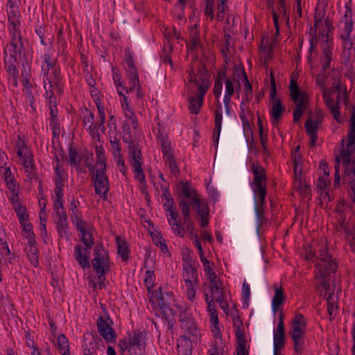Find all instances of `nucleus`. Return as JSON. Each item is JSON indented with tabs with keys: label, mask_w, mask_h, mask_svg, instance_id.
<instances>
[{
	"label": "nucleus",
	"mask_w": 355,
	"mask_h": 355,
	"mask_svg": "<svg viewBox=\"0 0 355 355\" xmlns=\"http://www.w3.org/2000/svg\"><path fill=\"white\" fill-rule=\"evenodd\" d=\"M252 171L254 177L250 186L253 191L257 230L259 232L261 227L267 223V218L265 216L266 178L264 168L255 163L252 164Z\"/></svg>",
	"instance_id": "f257e3e1"
},
{
	"label": "nucleus",
	"mask_w": 355,
	"mask_h": 355,
	"mask_svg": "<svg viewBox=\"0 0 355 355\" xmlns=\"http://www.w3.org/2000/svg\"><path fill=\"white\" fill-rule=\"evenodd\" d=\"M343 165L345 168L344 180L349 184L352 193L351 196L355 202V152L340 150V155L336 157L335 164V183L340 182V166Z\"/></svg>",
	"instance_id": "f03ea898"
},
{
	"label": "nucleus",
	"mask_w": 355,
	"mask_h": 355,
	"mask_svg": "<svg viewBox=\"0 0 355 355\" xmlns=\"http://www.w3.org/2000/svg\"><path fill=\"white\" fill-rule=\"evenodd\" d=\"M44 63L42 65V76L46 95L49 100H55L53 90L59 88L62 77L60 69L55 67V60H51L49 53L43 55Z\"/></svg>",
	"instance_id": "7ed1b4c3"
},
{
	"label": "nucleus",
	"mask_w": 355,
	"mask_h": 355,
	"mask_svg": "<svg viewBox=\"0 0 355 355\" xmlns=\"http://www.w3.org/2000/svg\"><path fill=\"white\" fill-rule=\"evenodd\" d=\"M179 187L182 196L191 200L193 209L197 212L200 218L201 227H206L209 224V211L206 201L200 198L188 182H181Z\"/></svg>",
	"instance_id": "20e7f679"
},
{
	"label": "nucleus",
	"mask_w": 355,
	"mask_h": 355,
	"mask_svg": "<svg viewBox=\"0 0 355 355\" xmlns=\"http://www.w3.org/2000/svg\"><path fill=\"white\" fill-rule=\"evenodd\" d=\"M318 251L321 263H318L317 266L316 277L321 279L322 287L327 291L329 284L327 279L331 272H334L336 270L337 263L328 253L326 245L324 248L321 247Z\"/></svg>",
	"instance_id": "39448f33"
},
{
	"label": "nucleus",
	"mask_w": 355,
	"mask_h": 355,
	"mask_svg": "<svg viewBox=\"0 0 355 355\" xmlns=\"http://www.w3.org/2000/svg\"><path fill=\"white\" fill-rule=\"evenodd\" d=\"M105 170L106 164L100 157L96 164L92 168V172L96 193L103 198H107V193L109 190V181L105 174Z\"/></svg>",
	"instance_id": "423d86ee"
},
{
	"label": "nucleus",
	"mask_w": 355,
	"mask_h": 355,
	"mask_svg": "<svg viewBox=\"0 0 355 355\" xmlns=\"http://www.w3.org/2000/svg\"><path fill=\"white\" fill-rule=\"evenodd\" d=\"M126 74L129 82L130 92H135L136 103L139 105L144 104V94L141 92V87L139 84L137 69L134 65L132 56L128 54L125 59Z\"/></svg>",
	"instance_id": "0eeeda50"
},
{
	"label": "nucleus",
	"mask_w": 355,
	"mask_h": 355,
	"mask_svg": "<svg viewBox=\"0 0 355 355\" xmlns=\"http://www.w3.org/2000/svg\"><path fill=\"white\" fill-rule=\"evenodd\" d=\"M306 320L300 313L295 315L291 322L290 334L294 342L295 352L299 354L302 350L303 337L305 334Z\"/></svg>",
	"instance_id": "6e6552de"
},
{
	"label": "nucleus",
	"mask_w": 355,
	"mask_h": 355,
	"mask_svg": "<svg viewBox=\"0 0 355 355\" xmlns=\"http://www.w3.org/2000/svg\"><path fill=\"white\" fill-rule=\"evenodd\" d=\"M128 153L130 165L135 172V178L140 183L141 189L144 190L146 187V177L142 168V157L140 149L137 145L129 142Z\"/></svg>",
	"instance_id": "1a4fd4ad"
},
{
	"label": "nucleus",
	"mask_w": 355,
	"mask_h": 355,
	"mask_svg": "<svg viewBox=\"0 0 355 355\" xmlns=\"http://www.w3.org/2000/svg\"><path fill=\"white\" fill-rule=\"evenodd\" d=\"M289 90L291 96L295 104V110L293 112V120L297 122L306 108L308 96L306 93L300 91L294 79H292L290 82Z\"/></svg>",
	"instance_id": "9d476101"
},
{
	"label": "nucleus",
	"mask_w": 355,
	"mask_h": 355,
	"mask_svg": "<svg viewBox=\"0 0 355 355\" xmlns=\"http://www.w3.org/2000/svg\"><path fill=\"white\" fill-rule=\"evenodd\" d=\"M352 30V12L350 9L347 8L345 15L341 17L338 26L340 38L345 50H351L353 48L354 43L351 37Z\"/></svg>",
	"instance_id": "9b49d317"
},
{
	"label": "nucleus",
	"mask_w": 355,
	"mask_h": 355,
	"mask_svg": "<svg viewBox=\"0 0 355 355\" xmlns=\"http://www.w3.org/2000/svg\"><path fill=\"white\" fill-rule=\"evenodd\" d=\"M182 279L185 284L187 297L192 302L196 298V290L199 286L196 266L182 268Z\"/></svg>",
	"instance_id": "f8f14e48"
},
{
	"label": "nucleus",
	"mask_w": 355,
	"mask_h": 355,
	"mask_svg": "<svg viewBox=\"0 0 355 355\" xmlns=\"http://www.w3.org/2000/svg\"><path fill=\"white\" fill-rule=\"evenodd\" d=\"M92 259V266L96 272L98 277L101 279L104 276L105 272L110 269L108 255L103 248H96Z\"/></svg>",
	"instance_id": "ddd939ff"
},
{
	"label": "nucleus",
	"mask_w": 355,
	"mask_h": 355,
	"mask_svg": "<svg viewBox=\"0 0 355 355\" xmlns=\"http://www.w3.org/2000/svg\"><path fill=\"white\" fill-rule=\"evenodd\" d=\"M75 226L76 230L80 232V241L85 246L92 248L94 245L92 225L83 219L76 218Z\"/></svg>",
	"instance_id": "4468645a"
},
{
	"label": "nucleus",
	"mask_w": 355,
	"mask_h": 355,
	"mask_svg": "<svg viewBox=\"0 0 355 355\" xmlns=\"http://www.w3.org/2000/svg\"><path fill=\"white\" fill-rule=\"evenodd\" d=\"M314 19L315 32L318 31L320 35H324L325 33H329L332 28L331 21L327 16V9L315 8Z\"/></svg>",
	"instance_id": "2eb2a0df"
},
{
	"label": "nucleus",
	"mask_w": 355,
	"mask_h": 355,
	"mask_svg": "<svg viewBox=\"0 0 355 355\" xmlns=\"http://www.w3.org/2000/svg\"><path fill=\"white\" fill-rule=\"evenodd\" d=\"M209 78L210 76L206 69V68L203 66H201L198 69L197 72L192 71V72L189 73L188 80L191 84V86H189V88L193 87L196 88L198 92H200V86L204 85V81L206 82V92L207 91L209 87Z\"/></svg>",
	"instance_id": "dca6fc26"
},
{
	"label": "nucleus",
	"mask_w": 355,
	"mask_h": 355,
	"mask_svg": "<svg viewBox=\"0 0 355 355\" xmlns=\"http://www.w3.org/2000/svg\"><path fill=\"white\" fill-rule=\"evenodd\" d=\"M322 37H325L320 44L322 50V55L320 58V62L322 65V69L324 71L330 67V63L332 60L334 42L333 39L329 37V33L321 35Z\"/></svg>",
	"instance_id": "f3484780"
},
{
	"label": "nucleus",
	"mask_w": 355,
	"mask_h": 355,
	"mask_svg": "<svg viewBox=\"0 0 355 355\" xmlns=\"http://www.w3.org/2000/svg\"><path fill=\"white\" fill-rule=\"evenodd\" d=\"M167 202H169V205H166V204H164V209L166 212H168L169 214L168 216V222L171 225L173 232L180 236H184V227H182L178 221V213L175 210V209L173 206V200L171 198H168Z\"/></svg>",
	"instance_id": "a211bd4d"
},
{
	"label": "nucleus",
	"mask_w": 355,
	"mask_h": 355,
	"mask_svg": "<svg viewBox=\"0 0 355 355\" xmlns=\"http://www.w3.org/2000/svg\"><path fill=\"white\" fill-rule=\"evenodd\" d=\"M206 86L207 83L204 81V85L202 84V85L200 87V92H198L196 96L193 94L192 88L189 89V94H190L189 97V110L192 114H196L200 112V107L203 103L204 96L206 94Z\"/></svg>",
	"instance_id": "6ab92c4d"
},
{
	"label": "nucleus",
	"mask_w": 355,
	"mask_h": 355,
	"mask_svg": "<svg viewBox=\"0 0 355 355\" xmlns=\"http://www.w3.org/2000/svg\"><path fill=\"white\" fill-rule=\"evenodd\" d=\"M146 332L135 333L129 341L130 355H144L146 350Z\"/></svg>",
	"instance_id": "aec40b11"
},
{
	"label": "nucleus",
	"mask_w": 355,
	"mask_h": 355,
	"mask_svg": "<svg viewBox=\"0 0 355 355\" xmlns=\"http://www.w3.org/2000/svg\"><path fill=\"white\" fill-rule=\"evenodd\" d=\"M110 320V318L105 319L99 317L97 320V327L99 334L107 343H113L116 340V334L109 323Z\"/></svg>",
	"instance_id": "412c9836"
},
{
	"label": "nucleus",
	"mask_w": 355,
	"mask_h": 355,
	"mask_svg": "<svg viewBox=\"0 0 355 355\" xmlns=\"http://www.w3.org/2000/svg\"><path fill=\"white\" fill-rule=\"evenodd\" d=\"M294 162V171H295V179L293 182V187L297 190L299 193L306 197L310 193V187L306 183L303 182L301 179V168L298 166V159L296 155L293 158Z\"/></svg>",
	"instance_id": "4be33fe9"
},
{
	"label": "nucleus",
	"mask_w": 355,
	"mask_h": 355,
	"mask_svg": "<svg viewBox=\"0 0 355 355\" xmlns=\"http://www.w3.org/2000/svg\"><path fill=\"white\" fill-rule=\"evenodd\" d=\"M91 249L85 246L83 248L80 244H77L74 247L73 257L83 269L90 267L89 256Z\"/></svg>",
	"instance_id": "5701e85b"
},
{
	"label": "nucleus",
	"mask_w": 355,
	"mask_h": 355,
	"mask_svg": "<svg viewBox=\"0 0 355 355\" xmlns=\"http://www.w3.org/2000/svg\"><path fill=\"white\" fill-rule=\"evenodd\" d=\"M322 97L324 101L325 105L333 114L334 118L338 123H342L343 121L340 116V105L335 103V101L331 95V89H322Z\"/></svg>",
	"instance_id": "b1692460"
},
{
	"label": "nucleus",
	"mask_w": 355,
	"mask_h": 355,
	"mask_svg": "<svg viewBox=\"0 0 355 355\" xmlns=\"http://www.w3.org/2000/svg\"><path fill=\"white\" fill-rule=\"evenodd\" d=\"M20 159L21 164L24 167L27 177L32 180L35 178L36 168L34 165L33 155L31 152L18 156Z\"/></svg>",
	"instance_id": "393cba45"
},
{
	"label": "nucleus",
	"mask_w": 355,
	"mask_h": 355,
	"mask_svg": "<svg viewBox=\"0 0 355 355\" xmlns=\"http://www.w3.org/2000/svg\"><path fill=\"white\" fill-rule=\"evenodd\" d=\"M351 129L348 132V138L346 144H343V140L342 147L340 150H345L347 152H355V107L351 114L350 118Z\"/></svg>",
	"instance_id": "a878e982"
},
{
	"label": "nucleus",
	"mask_w": 355,
	"mask_h": 355,
	"mask_svg": "<svg viewBox=\"0 0 355 355\" xmlns=\"http://www.w3.org/2000/svg\"><path fill=\"white\" fill-rule=\"evenodd\" d=\"M239 73H241V71H238L236 77L234 76L232 78H227L225 81V94L224 96V99H226V101L231 99V97L234 94V92H237L241 89Z\"/></svg>",
	"instance_id": "bb28decb"
},
{
	"label": "nucleus",
	"mask_w": 355,
	"mask_h": 355,
	"mask_svg": "<svg viewBox=\"0 0 355 355\" xmlns=\"http://www.w3.org/2000/svg\"><path fill=\"white\" fill-rule=\"evenodd\" d=\"M23 44L21 42H15L10 41V43L6 46L4 53L6 58L13 60L17 62V59L21 56Z\"/></svg>",
	"instance_id": "cd10ccee"
},
{
	"label": "nucleus",
	"mask_w": 355,
	"mask_h": 355,
	"mask_svg": "<svg viewBox=\"0 0 355 355\" xmlns=\"http://www.w3.org/2000/svg\"><path fill=\"white\" fill-rule=\"evenodd\" d=\"M56 227L60 238L69 241L71 234L68 230L67 216V214L56 216Z\"/></svg>",
	"instance_id": "c85d7f7f"
},
{
	"label": "nucleus",
	"mask_w": 355,
	"mask_h": 355,
	"mask_svg": "<svg viewBox=\"0 0 355 355\" xmlns=\"http://www.w3.org/2000/svg\"><path fill=\"white\" fill-rule=\"evenodd\" d=\"M16 0H8L7 11L9 25L20 24L19 19V12L18 6L15 5Z\"/></svg>",
	"instance_id": "c756f323"
},
{
	"label": "nucleus",
	"mask_w": 355,
	"mask_h": 355,
	"mask_svg": "<svg viewBox=\"0 0 355 355\" xmlns=\"http://www.w3.org/2000/svg\"><path fill=\"white\" fill-rule=\"evenodd\" d=\"M205 298L206 303L207 304V310L209 313L210 315V320L212 322L213 325H214V330H213L214 332L218 331V328L217 327V324L218 323V315L216 313V310L214 307V300L211 297H209V294L205 291Z\"/></svg>",
	"instance_id": "7c9ffc66"
},
{
	"label": "nucleus",
	"mask_w": 355,
	"mask_h": 355,
	"mask_svg": "<svg viewBox=\"0 0 355 355\" xmlns=\"http://www.w3.org/2000/svg\"><path fill=\"white\" fill-rule=\"evenodd\" d=\"M273 287L275 289V295L272 300V307L274 311H277L284 303L285 297L282 288L279 287L277 284H274Z\"/></svg>",
	"instance_id": "2f4dec72"
},
{
	"label": "nucleus",
	"mask_w": 355,
	"mask_h": 355,
	"mask_svg": "<svg viewBox=\"0 0 355 355\" xmlns=\"http://www.w3.org/2000/svg\"><path fill=\"white\" fill-rule=\"evenodd\" d=\"M12 205L17 215L20 224L24 227H26V225L29 227V223L28 222V214H26V207L22 206L19 201L16 203H12Z\"/></svg>",
	"instance_id": "473e14b6"
},
{
	"label": "nucleus",
	"mask_w": 355,
	"mask_h": 355,
	"mask_svg": "<svg viewBox=\"0 0 355 355\" xmlns=\"http://www.w3.org/2000/svg\"><path fill=\"white\" fill-rule=\"evenodd\" d=\"M6 187L8 189V197L11 203H16L19 201V184L16 181L7 182Z\"/></svg>",
	"instance_id": "72a5a7b5"
},
{
	"label": "nucleus",
	"mask_w": 355,
	"mask_h": 355,
	"mask_svg": "<svg viewBox=\"0 0 355 355\" xmlns=\"http://www.w3.org/2000/svg\"><path fill=\"white\" fill-rule=\"evenodd\" d=\"M55 347L62 355H70L68 338L64 334H60L55 343Z\"/></svg>",
	"instance_id": "f704fd0d"
},
{
	"label": "nucleus",
	"mask_w": 355,
	"mask_h": 355,
	"mask_svg": "<svg viewBox=\"0 0 355 355\" xmlns=\"http://www.w3.org/2000/svg\"><path fill=\"white\" fill-rule=\"evenodd\" d=\"M319 166L323 171V175L319 178L318 187L320 189L322 190L327 187L330 183V180L329 179V171L326 162L321 161Z\"/></svg>",
	"instance_id": "c9c22d12"
},
{
	"label": "nucleus",
	"mask_w": 355,
	"mask_h": 355,
	"mask_svg": "<svg viewBox=\"0 0 355 355\" xmlns=\"http://www.w3.org/2000/svg\"><path fill=\"white\" fill-rule=\"evenodd\" d=\"M55 200L53 203V209L55 211L56 216H62L66 214L63 207V193L62 191H54Z\"/></svg>",
	"instance_id": "e433bc0d"
},
{
	"label": "nucleus",
	"mask_w": 355,
	"mask_h": 355,
	"mask_svg": "<svg viewBox=\"0 0 355 355\" xmlns=\"http://www.w3.org/2000/svg\"><path fill=\"white\" fill-rule=\"evenodd\" d=\"M159 306L166 319L171 320V318L175 315V311L164 301V297L162 293H160L159 296Z\"/></svg>",
	"instance_id": "4c0bfd02"
},
{
	"label": "nucleus",
	"mask_w": 355,
	"mask_h": 355,
	"mask_svg": "<svg viewBox=\"0 0 355 355\" xmlns=\"http://www.w3.org/2000/svg\"><path fill=\"white\" fill-rule=\"evenodd\" d=\"M284 110L285 107L282 105L281 101L279 99L274 100L272 103L270 114L275 119V122L279 120Z\"/></svg>",
	"instance_id": "58836bf2"
},
{
	"label": "nucleus",
	"mask_w": 355,
	"mask_h": 355,
	"mask_svg": "<svg viewBox=\"0 0 355 355\" xmlns=\"http://www.w3.org/2000/svg\"><path fill=\"white\" fill-rule=\"evenodd\" d=\"M274 355H277L278 352L284 345L285 334L284 331H278L274 330Z\"/></svg>",
	"instance_id": "ea45409f"
},
{
	"label": "nucleus",
	"mask_w": 355,
	"mask_h": 355,
	"mask_svg": "<svg viewBox=\"0 0 355 355\" xmlns=\"http://www.w3.org/2000/svg\"><path fill=\"white\" fill-rule=\"evenodd\" d=\"M157 139L161 144L164 157L173 154L171 152V142L166 135L159 131L157 135Z\"/></svg>",
	"instance_id": "a19ab883"
},
{
	"label": "nucleus",
	"mask_w": 355,
	"mask_h": 355,
	"mask_svg": "<svg viewBox=\"0 0 355 355\" xmlns=\"http://www.w3.org/2000/svg\"><path fill=\"white\" fill-rule=\"evenodd\" d=\"M57 164L55 167V188L54 191H62L63 187V180L64 176V173L63 170L61 169V167L59 165L58 159H56Z\"/></svg>",
	"instance_id": "79ce46f5"
},
{
	"label": "nucleus",
	"mask_w": 355,
	"mask_h": 355,
	"mask_svg": "<svg viewBox=\"0 0 355 355\" xmlns=\"http://www.w3.org/2000/svg\"><path fill=\"white\" fill-rule=\"evenodd\" d=\"M115 240L117 244L118 254L121 257L123 261H126L129 254L127 243L119 236H116Z\"/></svg>",
	"instance_id": "37998d69"
},
{
	"label": "nucleus",
	"mask_w": 355,
	"mask_h": 355,
	"mask_svg": "<svg viewBox=\"0 0 355 355\" xmlns=\"http://www.w3.org/2000/svg\"><path fill=\"white\" fill-rule=\"evenodd\" d=\"M223 108L220 104H218L217 109L215 112V126L216 129L214 132V137L216 136L217 139H218L220 131H221V124H222V116Z\"/></svg>",
	"instance_id": "c03bdc74"
},
{
	"label": "nucleus",
	"mask_w": 355,
	"mask_h": 355,
	"mask_svg": "<svg viewBox=\"0 0 355 355\" xmlns=\"http://www.w3.org/2000/svg\"><path fill=\"white\" fill-rule=\"evenodd\" d=\"M83 158V155L78 153L75 148H70L69 150V159L71 166L78 168Z\"/></svg>",
	"instance_id": "a18cd8bd"
},
{
	"label": "nucleus",
	"mask_w": 355,
	"mask_h": 355,
	"mask_svg": "<svg viewBox=\"0 0 355 355\" xmlns=\"http://www.w3.org/2000/svg\"><path fill=\"white\" fill-rule=\"evenodd\" d=\"M241 73L243 76V82H244V95L243 96V99L246 102H249L252 98V89L250 85L248 79L247 78V75L243 70L241 71Z\"/></svg>",
	"instance_id": "49530a36"
},
{
	"label": "nucleus",
	"mask_w": 355,
	"mask_h": 355,
	"mask_svg": "<svg viewBox=\"0 0 355 355\" xmlns=\"http://www.w3.org/2000/svg\"><path fill=\"white\" fill-rule=\"evenodd\" d=\"M204 12L205 15L210 19L211 21L214 19L215 12V0H203Z\"/></svg>",
	"instance_id": "de8ad7c7"
},
{
	"label": "nucleus",
	"mask_w": 355,
	"mask_h": 355,
	"mask_svg": "<svg viewBox=\"0 0 355 355\" xmlns=\"http://www.w3.org/2000/svg\"><path fill=\"white\" fill-rule=\"evenodd\" d=\"M209 288L210 289L211 292V296H209V297H211L216 301H220L223 296V291L221 288V283L209 285Z\"/></svg>",
	"instance_id": "09e8293b"
},
{
	"label": "nucleus",
	"mask_w": 355,
	"mask_h": 355,
	"mask_svg": "<svg viewBox=\"0 0 355 355\" xmlns=\"http://www.w3.org/2000/svg\"><path fill=\"white\" fill-rule=\"evenodd\" d=\"M20 24L8 25L9 33L10 35V41L15 42H21V32H20Z\"/></svg>",
	"instance_id": "8fccbe9b"
},
{
	"label": "nucleus",
	"mask_w": 355,
	"mask_h": 355,
	"mask_svg": "<svg viewBox=\"0 0 355 355\" xmlns=\"http://www.w3.org/2000/svg\"><path fill=\"white\" fill-rule=\"evenodd\" d=\"M15 148L17 149V156L23 155V154L31 152L25 141L20 135L17 137V139L15 141Z\"/></svg>",
	"instance_id": "3c124183"
},
{
	"label": "nucleus",
	"mask_w": 355,
	"mask_h": 355,
	"mask_svg": "<svg viewBox=\"0 0 355 355\" xmlns=\"http://www.w3.org/2000/svg\"><path fill=\"white\" fill-rule=\"evenodd\" d=\"M22 84L24 86V92L26 96V98L29 101L31 105L33 107V105L35 102L34 95L33 92V84L31 81L27 80H26V83Z\"/></svg>",
	"instance_id": "603ef678"
},
{
	"label": "nucleus",
	"mask_w": 355,
	"mask_h": 355,
	"mask_svg": "<svg viewBox=\"0 0 355 355\" xmlns=\"http://www.w3.org/2000/svg\"><path fill=\"white\" fill-rule=\"evenodd\" d=\"M97 108L98 110L100 119L98 121L96 122L95 124L94 125V129H93L94 132H95V131L98 132V130L101 128L103 130L105 129L103 124H104L105 120V114L104 112L103 107L100 104L97 103Z\"/></svg>",
	"instance_id": "864d4df0"
},
{
	"label": "nucleus",
	"mask_w": 355,
	"mask_h": 355,
	"mask_svg": "<svg viewBox=\"0 0 355 355\" xmlns=\"http://www.w3.org/2000/svg\"><path fill=\"white\" fill-rule=\"evenodd\" d=\"M181 213L183 216L184 221H187L191 219L190 216V206L191 203L188 202L187 200L182 199L179 204Z\"/></svg>",
	"instance_id": "5fc2aeb1"
},
{
	"label": "nucleus",
	"mask_w": 355,
	"mask_h": 355,
	"mask_svg": "<svg viewBox=\"0 0 355 355\" xmlns=\"http://www.w3.org/2000/svg\"><path fill=\"white\" fill-rule=\"evenodd\" d=\"M227 1L219 0L217 5L216 19L219 21H223L225 17V12L227 9Z\"/></svg>",
	"instance_id": "6e6d98bb"
},
{
	"label": "nucleus",
	"mask_w": 355,
	"mask_h": 355,
	"mask_svg": "<svg viewBox=\"0 0 355 355\" xmlns=\"http://www.w3.org/2000/svg\"><path fill=\"white\" fill-rule=\"evenodd\" d=\"M335 89L338 91L337 96H336V101L335 103L339 104L342 102L347 103V92H346V88H342L341 85H337L335 87Z\"/></svg>",
	"instance_id": "4d7b16f0"
},
{
	"label": "nucleus",
	"mask_w": 355,
	"mask_h": 355,
	"mask_svg": "<svg viewBox=\"0 0 355 355\" xmlns=\"http://www.w3.org/2000/svg\"><path fill=\"white\" fill-rule=\"evenodd\" d=\"M318 123V121H313L312 118L308 119L305 124L307 133L309 135H316Z\"/></svg>",
	"instance_id": "13d9d810"
},
{
	"label": "nucleus",
	"mask_w": 355,
	"mask_h": 355,
	"mask_svg": "<svg viewBox=\"0 0 355 355\" xmlns=\"http://www.w3.org/2000/svg\"><path fill=\"white\" fill-rule=\"evenodd\" d=\"M13 62V60L6 58V71L11 78L18 77V70Z\"/></svg>",
	"instance_id": "bf43d9fd"
},
{
	"label": "nucleus",
	"mask_w": 355,
	"mask_h": 355,
	"mask_svg": "<svg viewBox=\"0 0 355 355\" xmlns=\"http://www.w3.org/2000/svg\"><path fill=\"white\" fill-rule=\"evenodd\" d=\"M112 78L114 82L115 86L116 87V89L118 88H120L121 90H125L126 93L130 92L129 89H125V87L123 86L121 74L114 68L112 69Z\"/></svg>",
	"instance_id": "052dcab7"
},
{
	"label": "nucleus",
	"mask_w": 355,
	"mask_h": 355,
	"mask_svg": "<svg viewBox=\"0 0 355 355\" xmlns=\"http://www.w3.org/2000/svg\"><path fill=\"white\" fill-rule=\"evenodd\" d=\"M155 279L154 272L148 270L145 274L144 283L148 291L153 287Z\"/></svg>",
	"instance_id": "680f3d73"
},
{
	"label": "nucleus",
	"mask_w": 355,
	"mask_h": 355,
	"mask_svg": "<svg viewBox=\"0 0 355 355\" xmlns=\"http://www.w3.org/2000/svg\"><path fill=\"white\" fill-rule=\"evenodd\" d=\"M125 117L127 118L132 128L136 130L138 127V123L136 116L132 109L124 111Z\"/></svg>",
	"instance_id": "e2e57ef3"
},
{
	"label": "nucleus",
	"mask_w": 355,
	"mask_h": 355,
	"mask_svg": "<svg viewBox=\"0 0 355 355\" xmlns=\"http://www.w3.org/2000/svg\"><path fill=\"white\" fill-rule=\"evenodd\" d=\"M111 150L113 156L122 155L121 144L116 138L110 140Z\"/></svg>",
	"instance_id": "0e129e2a"
},
{
	"label": "nucleus",
	"mask_w": 355,
	"mask_h": 355,
	"mask_svg": "<svg viewBox=\"0 0 355 355\" xmlns=\"http://www.w3.org/2000/svg\"><path fill=\"white\" fill-rule=\"evenodd\" d=\"M164 157L165 159L166 164L168 165L171 171L175 175L178 172V169L177 164L173 158V154L164 156Z\"/></svg>",
	"instance_id": "69168bd1"
},
{
	"label": "nucleus",
	"mask_w": 355,
	"mask_h": 355,
	"mask_svg": "<svg viewBox=\"0 0 355 355\" xmlns=\"http://www.w3.org/2000/svg\"><path fill=\"white\" fill-rule=\"evenodd\" d=\"M326 70L324 71L321 69V72L316 77V84L318 86L320 87L321 89H327L325 87V82L327 78V76L326 74Z\"/></svg>",
	"instance_id": "338daca9"
},
{
	"label": "nucleus",
	"mask_w": 355,
	"mask_h": 355,
	"mask_svg": "<svg viewBox=\"0 0 355 355\" xmlns=\"http://www.w3.org/2000/svg\"><path fill=\"white\" fill-rule=\"evenodd\" d=\"M182 327L184 329H188V331H191L193 335L197 336L198 330L196 329V324L192 320L182 321Z\"/></svg>",
	"instance_id": "774afa93"
}]
</instances>
